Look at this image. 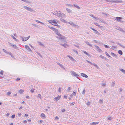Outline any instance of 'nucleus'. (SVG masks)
Here are the masks:
<instances>
[{
	"label": "nucleus",
	"mask_w": 125,
	"mask_h": 125,
	"mask_svg": "<svg viewBox=\"0 0 125 125\" xmlns=\"http://www.w3.org/2000/svg\"><path fill=\"white\" fill-rule=\"evenodd\" d=\"M90 28L92 30H93L94 31V32L96 34H98L99 33V32L98 31H97L96 30H95L94 28H93L92 27H90Z\"/></svg>",
	"instance_id": "ddd939ff"
},
{
	"label": "nucleus",
	"mask_w": 125,
	"mask_h": 125,
	"mask_svg": "<svg viewBox=\"0 0 125 125\" xmlns=\"http://www.w3.org/2000/svg\"><path fill=\"white\" fill-rule=\"evenodd\" d=\"M62 89V88L59 87V88L58 91L59 92H61Z\"/></svg>",
	"instance_id": "de8ad7c7"
},
{
	"label": "nucleus",
	"mask_w": 125,
	"mask_h": 125,
	"mask_svg": "<svg viewBox=\"0 0 125 125\" xmlns=\"http://www.w3.org/2000/svg\"><path fill=\"white\" fill-rule=\"evenodd\" d=\"M66 10L69 13H70L71 12L72 10H71L69 9L68 8H66Z\"/></svg>",
	"instance_id": "a878e982"
},
{
	"label": "nucleus",
	"mask_w": 125,
	"mask_h": 125,
	"mask_svg": "<svg viewBox=\"0 0 125 125\" xmlns=\"http://www.w3.org/2000/svg\"><path fill=\"white\" fill-rule=\"evenodd\" d=\"M39 44L41 46H43V44H42L41 42H39Z\"/></svg>",
	"instance_id": "774afa93"
},
{
	"label": "nucleus",
	"mask_w": 125,
	"mask_h": 125,
	"mask_svg": "<svg viewBox=\"0 0 125 125\" xmlns=\"http://www.w3.org/2000/svg\"><path fill=\"white\" fill-rule=\"evenodd\" d=\"M41 117H45V114L43 113H42L41 115Z\"/></svg>",
	"instance_id": "c9c22d12"
},
{
	"label": "nucleus",
	"mask_w": 125,
	"mask_h": 125,
	"mask_svg": "<svg viewBox=\"0 0 125 125\" xmlns=\"http://www.w3.org/2000/svg\"><path fill=\"white\" fill-rule=\"evenodd\" d=\"M81 75L83 77L86 78H87L88 77V76L86 75L83 73H81Z\"/></svg>",
	"instance_id": "2eb2a0df"
},
{
	"label": "nucleus",
	"mask_w": 125,
	"mask_h": 125,
	"mask_svg": "<svg viewBox=\"0 0 125 125\" xmlns=\"http://www.w3.org/2000/svg\"><path fill=\"white\" fill-rule=\"evenodd\" d=\"M94 24H95V25L96 26H98L100 28H102L103 27L102 26H101L100 25H99L97 23H94Z\"/></svg>",
	"instance_id": "412c9836"
},
{
	"label": "nucleus",
	"mask_w": 125,
	"mask_h": 125,
	"mask_svg": "<svg viewBox=\"0 0 125 125\" xmlns=\"http://www.w3.org/2000/svg\"><path fill=\"white\" fill-rule=\"evenodd\" d=\"M117 44L118 45L120 46L121 47H124V46L123 45L117 42Z\"/></svg>",
	"instance_id": "e433bc0d"
},
{
	"label": "nucleus",
	"mask_w": 125,
	"mask_h": 125,
	"mask_svg": "<svg viewBox=\"0 0 125 125\" xmlns=\"http://www.w3.org/2000/svg\"><path fill=\"white\" fill-rule=\"evenodd\" d=\"M25 48L29 51L31 52H32V51L30 49V48L29 47V46H28L27 45H25Z\"/></svg>",
	"instance_id": "f8f14e48"
},
{
	"label": "nucleus",
	"mask_w": 125,
	"mask_h": 125,
	"mask_svg": "<svg viewBox=\"0 0 125 125\" xmlns=\"http://www.w3.org/2000/svg\"><path fill=\"white\" fill-rule=\"evenodd\" d=\"M76 8L79 9H80V7H79L77 5H76L74 4L73 5Z\"/></svg>",
	"instance_id": "cd10ccee"
},
{
	"label": "nucleus",
	"mask_w": 125,
	"mask_h": 125,
	"mask_svg": "<svg viewBox=\"0 0 125 125\" xmlns=\"http://www.w3.org/2000/svg\"><path fill=\"white\" fill-rule=\"evenodd\" d=\"M71 90V87H69L67 89V91L68 92H69Z\"/></svg>",
	"instance_id": "37998d69"
},
{
	"label": "nucleus",
	"mask_w": 125,
	"mask_h": 125,
	"mask_svg": "<svg viewBox=\"0 0 125 125\" xmlns=\"http://www.w3.org/2000/svg\"><path fill=\"white\" fill-rule=\"evenodd\" d=\"M98 19L101 22H103V23H105V21L101 19Z\"/></svg>",
	"instance_id": "4be33fe9"
},
{
	"label": "nucleus",
	"mask_w": 125,
	"mask_h": 125,
	"mask_svg": "<svg viewBox=\"0 0 125 125\" xmlns=\"http://www.w3.org/2000/svg\"><path fill=\"white\" fill-rule=\"evenodd\" d=\"M11 36L12 37V38L13 39L15 40L17 42H18L19 40H18L16 38L14 37L13 35H12Z\"/></svg>",
	"instance_id": "b1692460"
},
{
	"label": "nucleus",
	"mask_w": 125,
	"mask_h": 125,
	"mask_svg": "<svg viewBox=\"0 0 125 125\" xmlns=\"http://www.w3.org/2000/svg\"><path fill=\"white\" fill-rule=\"evenodd\" d=\"M113 119V118H112L111 117H109L108 118V120H110V121L112 120Z\"/></svg>",
	"instance_id": "6e6d98bb"
},
{
	"label": "nucleus",
	"mask_w": 125,
	"mask_h": 125,
	"mask_svg": "<svg viewBox=\"0 0 125 125\" xmlns=\"http://www.w3.org/2000/svg\"><path fill=\"white\" fill-rule=\"evenodd\" d=\"M30 36H28V37H27L26 38V39H25V40H23V41H27V40H28V39L29 38H30Z\"/></svg>",
	"instance_id": "473e14b6"
},
{
	"label": "nucleus",
	"mask_w": 125,
	"mask_h": 125,
	"mask_svg": "<svg viewBox=\"0 0 125 125\" xmlns=\"http://www.w3.org/2000/svg\"><path fill=\"white\" fill-rule=\"evenodd\" d=\"M99 123V122H94L91 123V125H95L97 124H98Z\"/></svg>",
	"instance_id": "aec40b11"
},
{
	"label": "nucleus",
	"mask_w": 125,
	"mask_h": 125,
	"mask_svg": "<svg viewBox=\"0 0 125 125\" xmlns=\"http://www.w3.org/2000/svg\"><path fill=\"white\" fill-rule=\"evenodd\" d=\"M86 61L88 62V63H89L90 64L93 65L97 69H100V68L96 64L94 63H92L91 62H90L89 61L86 60Z\"/></svg>",
	"instance_id": "f03ea898"
},
{
	"label": "nucleus",
	"mask_w": 125,
	"mask_h": 125,
	"mask_svg": "<svg viewBox=\"0 0 125 125\" xmlns=\"http://www.w3.org/2000/svg\"><path fill=\"white\" fill-rule=\"evenodd\" d=\"M122 19V17H117L116 18V19L115 20L118 21L119 22H122V21L121 20Z\"/></svg>",
	"instance_id": "1a4fd4ad"
},
{
	"label": "nucleus",
	"mask_w": 125,
	"mask_h": 125,
	"mask_svg": "<svg viewBox=\"0 0 125 125\" xmlns=\"http://www.w3.org/2000/svg\"><path fill=\"white\" fill-rule=\"evenodd\" d=\"M72 50L73 52H75L76 53H77V54L78 53V52L77 51H76L75 49H73Z\"/></svg>",
	"instance_id": "79ce46f5"
},
{
	"label": "nucleus",
	"mask_w": 125,
	"mask_h": 125,
	"mask_svg": "<svg viewBox=\"0 0 125 125\" xmlns=\"http://www.w3.org/2000/svg\"><path fill=\"white\" fill-rule=\"evenodd\" d=\"M38 96L40 98V99L41 98V96L40 94H39L38 95Z\"/></svg>",
	"instance_id": "13d9d810"
},
{
	"label": "nucleus",
	"mask_w": 125,
	"mask_h": 125,
	"mask_svg": "<svg viewBox=\"0 0 125 125\" xmlns=\"http://www.w3.org/2000/svg\"><path fill=\"white\" fill-rule=\"evenodd\" d=\"M114 3H122V1L121 0H113Z\"/></svg>",
	"instance_id": "9b49d317"
},
{
	"label": "nucleus",
	"mask_w": 125,
	"mask_h": 125,
	"mask_svg": "<svg viewBox=\"0 0 125 125\" xmlns=\"http://www.w3.org/2000/svg\"><path fill=\"white\" fill-rule=\"evenodd\" d=\"M20 78H17L16 79V81H19V80H20Z\"/></svg>",
	"instance_id": "338daca9"
},
{
	"label": "nucleus",
	"mask_w": 125,
	"mask_h": 125,
	"mask_svg": "<svg viewBox=\"0 0 125 125\" xmlns=\"http://www.w3.org/2000/svg\"><path fill=\"white\" fill-rule=\"evenodd\" d=\"M71 73L72 75L74 76L75 77H76L78 79V78L79 76L77 74L75 73L73 71H71Z\"/></svg>",
	"instance_id": "20e7f679"
},
{
	"label": "nucleus",
	"mask_w": 125,
	"mask_h": 125,
	"mask_svg": "<svg viewBox=\"0 0 125 125\" xmlns=\"http://www.w3.org/2000/svg\"><path fill=\"white\" fill-rule=\"evenodd\" d=\"M94 46L98 51L100 52H103L99 48L98 46L97 45H94Z\"/></svg>",
	"instance_id": "0eeeda50"
},
{
	"label": "nucleus",
	"mask_w": 125,
	"mask_h": 125,
	"mask_svg": "<svg viewBox=\"0 0 125 125\" xmlns=\"http://www.w3.org/2000/svg\"><path fill=\"white\" fill-rule=\"evenodd\" d=\"M105 53L106 54V55H107L109 57H111L110 56V55L108 54L106 52H105Z\"/></svg>",
	"instance_id": "58836bf2"
},
{
	"label": "nucleus",
	"mask_w": 125,
	"mask_h": 125,
	"mask_svg": "<svg viewBox=\"0 0 125 125\" xmlns=\"http://www.w3.org/2000/svg\"><path fill=\"white\" fill-rule=\"evenodd\" d=\"M48 27L50 29H51L52 30L54 31H56L57 29H56L55 28H53V27H50V26H49Z\"/></svg>",
	"instance_id": "f3484780"
},
{
	"label": "nucleus",
	"mask_w": 125,
	"mask_h": 125,
	"mask_svg": "<svg viewBox=\"0 0 125 125\" xmlns=\"http://www.w3.org/2000/svg\"><path fill=\"white\" fill-rule=\"evenodd\" d=\"M11 94V92H8L7 93V95H10Z\"/></svg>",
	"instance_id": "e2e57ef3"
},
{
	"label": "nucleus",
	"mask_w": 125,
	"mask_h": 125,
	"mask_svg": "<svg viewBox=\"0 0 125 125\" xmlns=\"http://www.w3.org/2000/svg\"><path fill=\"white\" fill-rule=\"evenodd\" d=\"M65 111V110L64 109H63L61 110V111L62 112H64Z\"/></svg>",
	"instance_id": "69168bd1"
},
{
	"label": "nucleus",
	"mask_w": 125,
	"mask_h": 125,
	"mask_svg": "<svg viewBox=\"0 0 125 125\" xmlns=\"http://www.w3.org/2000/svg\"><path fill=\"white\" fill-rule=\"evenodd\" d=\"M115 27L116 28H115V29H117L118 30H119V31H122V32H125V31H124V30H123L120 27H118L116 26Z\"/></svg>",
	"instance_id": "6e6552de"
},
{
	"label": "nucleus",
	"mask_w": 125,
	"mask_h": 125,
	"mask_svg": "<svg viewBox=\"0 0 125 125\" xmlns=\"http://www.w3.org/2000/svg\"><path fill=\"white\" fill-rule=\"evenodd\" d=\"M106 1L109 2H112L113 3V0H105Z\"/></svg>",
	"instance_id": "72a5a7b5"
},
{
	"label": "nucleus",
	"mask_w": 125,
	"mask_h": 125,
	"mask_svg": "<svg viewBox=\"0 0 125 125\" xmlns=\"http://www.w3.org/2000/svg\"><path fill=\"white\" fill-rule=\"evenodd\" d=\"M4 73V71L1 70L0 71V75H3Z\"/></svg>",
	"instance_id": "5fc2aeb1"
},
{
	"label": "nucleus",
	"mask_w": 125,
	"mask_h": 125,
	"mask_svg": "<svg viewBox=\"0 0 125 125\" xmlns=\"http://www.w3.org/2000/svg\"><path fill=\"white\" fill-rule=\"evenodd\" d=\"M100 57L104 59L105 60H106V59H107L105 57H104V56H102V55H100Z\"/></svg>",
	"instance_id": "c85d7f7f"
},
{
	"label": "nucleus",
	"mask_w": 125,
	"mask_h": 125,
	"mask_svg": "<svg viewBox=\"0 0 125 125\" xmlns=\"http://www.w3.org/2000/svg\"><path fill=\"white\" fill-rule=\"evenodd\" d=\"M23 8L31 12L33 11V10L31 8L27 7L26 6H24Z\"/></svg>",
	"instance_id": "39448f33"
},
{
	"label": "nucleus",
	"mask_w": 125,
	"mask_h": 125,
	"mask_svg": "<svg viewBox=\"0 0 125 125\" xmlns=\"http://www.w3.org/2000/svg\"><path fill=\"white\" fill-rule=\"evenodd\" d=\"M10 46H12L16 50L18 49V47L15 44H13L11 43H10Z\"/></svg>",
	"instance_id": "9d476101"
},
{
	"label": "nucleus",
	"mask_w": 125,
	"mask_h": 125,
	"mask_svg": "<svg viewBox=\"0 0 125 125\" xmlns=\"http://www.w3.org/2000/svg\"><path fill=\"white\" fill-rule=\"evenodd\" d=\"M83 52L85 54H86L87 56L89 57L90 56V55L86 51H83Z\"/></svg>",
	"instance_id": "6ab92c4d"
},
{
	"label": "nucleus",
	"mask_w": 125,
	"mask_h": 125,
	"mask_svg": "<svg viewBox=\"0 0 125 125\" xmlns=\"http://www.w3.org/2000/svg\"><path fill=\"white\" fill-rule=\"evenodd\" d=\"M57 35L59 36V39H60L61 40L65 39V37L64 36H62V35L60 33H58V34H57Z\"/></svg>",
	"instance_id": "423d86ee"
},
{
	"label": "nucleus",
	"mask_w": 125,
	"mask_h": 125,
	"mask_svg": "<svg viewBox=\"0 0 125 125\" xmlns=\"http://www.w3.org/2000/svg\"><path fill=\"white\" fill-rule=\"evenodd\" d=\"M112 47L113 48H111V49H113V50L116 49L117 48V47H116L115 46H112Z\"/></svg>",
	"instance_id": "2f4dec72"
},
{
	"label": "nucleus",
	"mask_w": 125,
	"mask_h": 125,
	"mask_svg": "<svg viewBox=\"0 0 125 125\" xmlns=\"http://www.w3.org/2000/svg\"><path fill=\"white\" fill-rule=\"evenodd\" d=\"M3 51L4 52H5L6 53H8V52H7V51H6L5 50L3 49Z\"/></svg>",
	"instance_id": "603ef678"
},
{
	"label": "nucleus",
	"mask_w": 125,
	"mask_h": 125,
	"mask_svg": "<svg viewBox=\"0 0 125 125\" xmlns=\"http://www.w3.org/2000/svg\"><path fill=\"white\" fill-rule=\"evenodd\" d=\"M54 31L56 33V34L57 35V34H58V33H59V31H58V30L57 29V30L56 31Z\"/></svg>",
	"instance_id": "4c0bfd02"
},
{
	"label": "nucleus",
	"mask_w": 125,
	"mask_h": 125,
	"mask_svg": "<svg viewBox=\"0 0 125 125\" xmlns=\"http://www.w3.org/2000/svg\"><path fill=\"white\" fill-rule=\"evenodd\" d=\"M60 20L62 21V22H66V21L65 20H64L63 19L61 18V19H60Z\"/></svg>",
	"instance_id": "ea45409f"
},
{
	"label": "nucleus",
	"mask_w": 125,
	"mask_h": 125,
	"mask_svg": "<svg viewBox=\"0 0 125 125\" xmlns=\"http://www.w3.org/2000/svg\"><path fill=\"white\" fill-rule=\"evenodd\" d=\"M20 38H22V41H23V40H25V39H26V38L25 37H22L21 36H20Z\"/></svg>",
	"instance_id": "3c124183"
},
{
	"label": "nucleus",
	"mask_w": 125,
	"mask_h": 125,
	"mask_svg": "<svg viewBox=\"0 0 125 125\" xmlns=\"http://www.w3.org/2000/svg\"><path fill=\"white\" fill-rule=\"evenodd\" d=\"M72 94H73V95L75 96L76 95V92L73 91V93Z\"/></svg>",
	"instance_id": "864d4df0"
},
{
	"label": "nucleus",
	"mask_w": 125,
	"mask_h": 125,
	"mask_svg": "<svg viewBox=\"0 0 125 125\" xmlns=\"http://www.w3.org/2000/svg\"><path fill=\"white\" fill-rule=\"evenodd\" d=\"M85 91V89H84L83 90V91L82 93V94H84Z\"/></svg>",
	"instance_id": "a18cd8bd"
},
{
	"label": "nucleus",
	"mask_w": 125,
	"mask_h": 125,
	"mask_svg": "<svg viewBox=\"0 0 125 125\" xmlns=\"http://www.w3.org/2000/svg\"><path fill=\"white\" fill-rule=\"evenodd\" d=\"M90 104V102H88L87 103V104L88 106H89Z\"/></svg>",
	"instance_id": "bf43d9fd"
},
{
	"label": "nucleus",
	"mask_w": 125,
	"mask_h": 125,
	"mask_svg": "<svg viewBox=\"0 0 125 125\" xmlns=\"http://www.w3.org/2000/svg\"><path fill=\"white\" fill-rule=\"evenodd\" d=\"M70 24L73 25V26H75V24L73 22H68Z\"/></svg>",
	"instance_id": "bb28decb"
},
{
	"label": "nucleus",
	"mask_w": 125,
	"mask_h": 125,
	"mask_svg": "<svg viewBox=\"0 0 125 125\" xmlns=\"http://www.w3.org/2000/svg\"><path fill=\"white\" fill-rule=\"evenodd\" d=\"M34 89H32L31 90V92L32 93H33V92L34 91Z\"/></svg>",
	"instance_id": "680f3d73"
},
{
	"label": "nucleus",
	"mask_w": 125,
	"mask_h": 125,
	"mask_svg": "<svg viewBox=\"0 0 125 125\" xmlns=\"http://www.w3.org/2000/svg\"><path fill=\"white\" fill-rule=\"evenodd\" d=\"M28 116V114H26L24 115V116L25 117H27Z\"/></svg>",
	"instance_id": "0e129e2a"
},
{
	"label": "nucleus",
	"mask_w": 125,
	"mask_h": 125,
	"mask_svg": "<svg viewBox=\"0 0 125 125\" xmlns=\"http://www.w3.org/2000/svg\"><path fill=\"white\" fill-rule=\"evenodd\" d=\"M68 56L69 57V58L71 60H73V58L72 56H69L68 55Z\"/></svg>",
	"instance_id": "49530a36"
},
{
	"label": "nucleus",
	"mask_w": 125,
	"mask_h": 125,
	"mask_svg": "<svg viewBox=\"0 0 125 125\" xmlns=\"http://www.w3.org/2000/svg\"><path fill=\"white\" fill-rule=\"evenodd\" d=\"M111 54L112 56H113L114 57H116V56H117L114 53L112 52H111Z\"/></svg>",
	"instance_id": "c756f323"
},
{
	"label": "nucleus",
	"mask_w": 125,
	"mask_h": 125,
	"mask_svg": "<svg viewBox=\"0 0 125 125\" xmlns=\"http://www.w3.org/2000/svg\"><path fill=\"white\" fill-rule=\"evenodd\" d=\"M48 27L50 29H51L52 30L54 31H56L57 29H56L55 28H53V27H50V26H49Z\"/></svg>",
	"instance_id": "dca6fc26"
},
{
	"label": "nucleus",
	"mask_w": 125,
	"mask_h": 125,
	"mask_svg": "<svg viewBox=\"0 0 125 125\" xmlns=\"http://www.w3.org/2000/svg\"><path fill=\"white\" fill-rule=\"evenodd\" d=\"M85 42L87 44L89 45V46H90V47H93L92 45L91 44L89 43V42H88L86 41Z\"/></svg>",
	"instance_id": "a211bd4d"
},
{
	"label": "nucleus",
	"mask_w": 125,
	"mask_h": 125,
	"mask_svg": "<svg viewBox=\"0 0 125 125\" xmlns=\"http://www.w3.org/2000/svg\"><path fill=\"white\" fill-rule=\"evenodd\" d=\"M58 64L62 68L64 69V68L62 64H60L59 63H58Z\"/></svg>",
	"instance_id": "7c9ffc66"
},
{
	"label": "nucleus",
	"mask_w": 125,
	"mask_h": 125,
	"mask_svg": "<svg viewBox=\"0 0 125 125\" xmlns=\"http://www.w3.org/2000/svg\"><path fill=\"white\" fill-rule=\"evenodd\" d=\"M104 46L106 48H109V46H108L107 45H106L104 44Z\"/></svg>",
	"instance_id": "8fccbe9b"
},
{
	"label": "nucleus",
	"mask_w": 125,
	"mask_h": 125,
	"mask_svg": "<svg viewBox=\"0 0 125 125\" xmlns=\"http://www.w3.org/2000/svg\"><path fill=\"white\" fill-rule=\"evenodd\" d=\"M24 92V91L22 89H20L19 91V93L21 94L22 93Z\"/></svg>",
	"instance_id": "a19ab883"
},
{
	"label": "nucleus",
	"mask_w": 125,
	"mask_h": 125,
	"mask_svg": "<svg viewBox=\"0 0 125 125\" xmlns=\"http://www.w3.org/2000/svg\"><path fill=\"white\" fill-rule=\"evenodd\" d=\"M53 14L59 17H62V15H63V13H61L60 11H55L54 12V13H53Z\"/></svg>",
	"instance_id": "f257e3e1"
},
{
	"label": "nucleus",
	"mask_w": 125,
	"mask_h": 125,
	"mask_svg": "<svg viewBox=\"0 0 125 125\" xmlns=\"http://www.w3.org/2000/svg\"><path fill=\"white\" fill-rule=\"evenodd\" d=\"M103 99H101L99 100V102L101 104H102L103 103Z\"/></svg>",
	"instance_id": "c03bdc74"
},
{
	"label": "nucleus",
	"mask_w": 125,
	"mask_h": 125,
	"mask_svg": "<svg viewBox=\"0 0 125 125\" xmlns=\"http://www.w3.org/2000/svg\"><path fill=\"white\" fill-rule=\"evenodd\" d=\"M15 114L11 116V117L12 118H15Z\"/></svg>",
	"instance_id": "09e8293b"
},
{
	"label": "nucleus",
	"mask_w": 125,
	"mask_h": 125,
	"mask_svg": "<svg viewBox=\"0 0 125 125\" xmlns=\"http://www.w3.org/2000/svg\"><path fill=\"white\" fill-rule=\"evenodd\" d=\"M67 95H66L65 94L64 95V98L67 99Z\"/></svg>",
	"instance_id": "052dcab7"
},
{
	"label": "nucleus",
	"mask_w": 125,
	"mask_h": 125,
	"mask_svg": "<svg viewBox=\"0 0 125 125\" xmlns=\"http://www.w3.org/2000/svg\"><path fill=\"white\" fill-rule=\"evenodd\" d=\"M115 81H113L112 82V85L113 87H114V84H115Z\"/></svg>",
	"instance_id": "f704fd0d"
},
{
	"label": "nucleus",
	"mask_w": 125,
	"mask_h": 125,
	"mask_svg": "<svg viewBox=\"0 0 125 125\" xmlns=\"http://www.w3.org/2000/svg\"><path fill=\"white\" fill-rule=\"evenodd\" d=\"M61 96H60L58 95L57 97H55L54 98V99L56 101H57L61 97Z\"/></svg>",
	"instance_id": "4468645a"
},
{
	"label": "nucleus",
	"mask_w": 125,
	"mask_h": 125,
	"mask_svg": "<svg viewBox=\"0 0 125 125\" xmlns=\"http://www.w3.org/2000/svg\"><path fill=\"white\" fill-rule=\"evenodd\" d=\"M119 70L121 71L123 73L125 74V70L124 69H121L120 68L119 69Z\"/></svg>",
	"instance_id": "5701e85b"
},
{
	"label": "nucleus",
	"mask_w": 125,
	"mask_h": 125,
	"mask_svg": "<svg viewBox=\"0 0 125 125\" xmlns=\"http://www.w3.org/2000/svg\"><path fill=\"white\" fill-rule=\"evenodd\" d=\"M118 53L121 55H122L123 54V52L121 50H119L118 51Z\"/></svg>",
	"instance_id": "393cba45"
},
{
	"label": "nucleus",
	"mask_w": 125,
	"mask_h": 125,
	"mask_svg": "<svg viewBox=\"0 0 125 125\" xmlns=\"http://www.w3.org/2000/svg\"><path fill=\"white\" fill-rule=\"evenodd\" d=\"M61 45H62V46H63L64 47H66V44H61Z\"/></svg>",
	"instance_id": "4d7b16f0"
},
{
	"label": "nucleus",
	"mask_w": 125,
	"mask_h": 125,
	"mask_svg": "<svg viewBox=\"0 0 125 125\" xmlns=\"http://www.w3.org/2000/svg\"><path fill=\"white\" fill-rule=\"evenodd\" d=\"M48 22L51 23L52 25L55 26L57 23V22L53 20H51L48 21Z\"/></svg>",
	"instance_id": "7ed1b4c3"
}]
</instances>
